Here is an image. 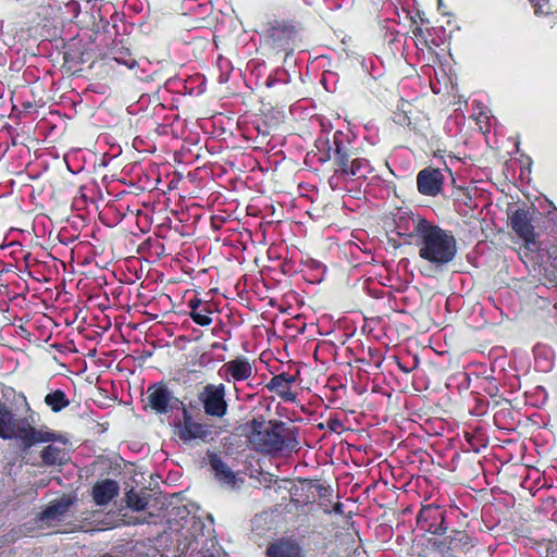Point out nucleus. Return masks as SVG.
I'll return each mask as SVG.
<instances>
[{
  "label": "nucleus",
  "instance_id": "obj_1",
  "mask_svg": "<svg viewBox=\"0 0 557 557\" xmlns=\"http://www.w3.org/2000/svg\"><path fill=\"white\" fill-rule=\"evenodd\" d=\"M394 222L397 235L408 244H416L421 259L436 268H442L455 259L457 242L450 231L412 211H399Z\"/></svg>",
  "mask_w": 557,
  "mask_h": 557
},
{
  "label": "nucleus",
  "instance_id": "obj_2",
  "mask_svg": "<svg viewBox=\"0 0 557 557\" xmlns=\"http://www.w3.org/2000/svg\"><path fill=\"white\" fill-rule=\"evenodd\" d=\"M248 441L257 451L277 455L297 446L295 429L283 421L253 419L247 424Z\"/></svg>",
  "mask_w": 557,
  "mask_h": 557
},
{
  "label": "nucleus",
  "instance_id": "obj_3",
  "mask_svg": "<svg viewBox=\"0 0 557 557\" xmlns=\"http://www.w3.org/2000/svg\"><path fill=\"white\" fill-rule=\"evenodd\" d=\"M47 445L40 450L41 463L45 467H60L65 465L70 459V442L69 438L47 426L36 428L32 432L30 437L25 443L22 450H27L34 445Z\"/></svg>",
  "mask_w": 557,
  "mask_h": 557
},
{
  "label": "nucleus",
  "instance_id": "obj_4",
  "mask_svg": "<svg viewBox=\"0 0 557 557\" xmlns=\"http://www.w3.org/2000/svg\"><path fill=\"white\" fill-rule=\"evenodd\" d=\"M300 40V25L289 20H275L270 23L267 33V44L277 53L290 55Z\"/></svg>",
  "mask_w": 557,
  "mask_h": 557
},
{
  "label": "nucleus",
  "instance_id": "obj_5",
  "mask_svg": "<svg viewBox=\"0 0 557 557\" xmlns=\"http://www.w3.org/2000/svg\"><path fill=\"white\" fill-rule=\"evenodd\" d=\"M342 132H336L333 136L336 166H339V172L346 174L347 177L366 178L373 171L370 161L366 158L354 157V153L342 141Z\"/></svg>",
  "mask_w": 557,
  "mask_h": 557
},
{
  "label": "nucleus",
  "instance_id": "obj_6",
  "mask_svg": "<svg viewBox=\"0 0 557 557\" xmlns=\"http://www.w3.org/2000/svg\"><path fill=\"white\" fill-rule=\"evenodd\" d=\"M35 429L27 418L16 417L5 404L0 403V438H14L23 449Z\"/></svg>",
  "mask_w": 557,
  "mask_h": 557
},
{
  "label": "nucleus",
  "instance_id": "obj_7",
  "mask_svg": "<svg viewBox=\"0 0 557 557\" xmlns=\"http://www.w3.org/2000/svg\"><path fill=\"white\" fill-rule=\"evenodd\" d=\"M535 213V209L519 208L508 215L509 225L512 231L524 242L525 248L531 251L539 248V235L535 233L534 225L532 224Z\"/></svg>",
  "mask_w": 557,
  "mask_h": 557
},
{
  "label": "nucleus",
  "instance_id": "obj_8",
  "mask_svg": "<svg viewBox=\"0 0 557 557\" xmlns=\"http://www.w3.org/2000/svg\"><path fill=\"white\" fill-rule=\"evenodd\" d=\"M226 388L224 384H207L199 394V401L203 406L205 413L210 417L222 418L227 412L225 400Z\"/></svg>",
  "mask_w": 557,
  "mask_h": 557
},
{
  "label": "nucleus",
  "instance_id": "obj_9",
  "mask_svg": "<svg viewBox=\"0 0 557 557\" xmlns=\"http://www.w3.org/2000/svg\"><path fill=\"white\" fill-rule=\"evenodd\" d=\"M446 512L440 506H423L417 517L418 525L429 533L442 535L447 531Z\"/></svg>",
  "mask_w": 557,
  "mask_h": 557
},
{
  "label": "nucleus",
  "instance_id": "obj_10",
  "mask_svg": "<svg viewBox=\"0 0 557 557\" xmlns=\"http://www.w3.org/2000/svg\"><path fill=\"white\" fill-rule=\"evenodd\" d=\"M219 376L231 382H243L250 379L253 374V367L245 357H237L221 366L218 371Z\"/></svg>",
  "mask_w": 557,
  "mask_h": 557
},
{
  "label": "nucleus",
  "instance_id": "obj_11",
  "mask_svg": "<svg viewBox=\"0 0 557 557\" xmlns=\"http://www.w3.org/2000/svg\"><path fill=\"white\" fill-rule=\"evenodd\" d=\"M176 433L183 442H190L193 440L207 441L212 435L210 426L194 421L186 409L183 412V420L176 424Z\"/></svg>",
  "mask_w": 557,
  "mask_h": 557
},
{
  "label": "nucleus",
  "instance_id": "obj_12",
  "mask_svg": "<svg viewBox=\"0 0 557 557\" xmlns=\"http://www.w3.org/2000/svg\"><path fill=\"white\" fill-rule=\"evenodd\" d=\"M150 407L158 413H166L178 407L180 400L163 384H156L148 388Z\"/></svg>",
  "mask_w": 557,
  "mask_h": 557
},
{
  "label": "nucleus",
  "instance_id": "obj_13",
  "mask_svg": "<svg viewBox=\"0 0 557 557\" xmlns=\"http://www.w3.org/2000/svg\"><path fill=\"white\" fill-rule=\"evenodd\" d=\"M444 175L441 170L425 168L417 175V187L419 193L425 196H436L442 191Z\"/></svg>",
  "mask_w": 557,
  "mask_h": 557
},
{
  "label": "nucleus",
  "instance_id": "obj_14",
  "mask_svg": "<svg viewBox=\"0 0 557 557\" xmlns=\"http://www.w3.org/2000/svg\"><path fill=\"white\" fill-rule=\"evenodd\" d=\"M295 382V375L283 372L274 375L267 384V388L277 394L284 401L295 403L297 400V394L292 392V385Z\"/></svg>",
  "mask_w": 557,
  "mask_h": 557
},
{
  "label": "nucleus",
  "instance_id": "obj_15",
  "mask_svg": "<svg viewBox=\"0 0 557 557\" xmlns=\"http://www.w3.org/2000/svg\"><path fill=\"white\" fill-rule=\"evenodd\" d=\"M267 557H304V550L293 539H278L270 543L265 549Z\"/></svg>",
  "mask_w": 557,
  "mask_h": 557
},
{
  "label": "nucleus",
  "instance_id": "obj_16",
  "mask_svg": "<svg viewBox=\"0 0 557 557\" xmlns=\"http://www.w3.org/2000/svg\"><path fill=\"white\" fill-rule=\"evenodd\" d=\"M209 465L212 468L215 478L222 483L228 486L235 487L239 482H243L237 478L236 473L214 453L208 455Z\"/></svg>",
  "mask_w": 557,
  "mask_h": 557
},
{
  "label": "nucleus",
  "instance_id": "obj_17",
  "mask_svg": "<svg viewBox=\"0 0 557 557\" xmlns=\"http://www.w3.org/2000/svg\"><path fill=\"white\" fill-rule=\"evenodd\" d=\"M120 491L117 482L114 480H103L96 483L92 487V498L98 506L109 504Z\"/></svg>",
  "mask_w": 557,
  "mask_h": 557
},
{
  "label": "nucleus",
  "instance_id": "obj_18",
  "mask_svg": "<svg viewBox=\"0 0 557 557\" xmlns=\"http://www.w3.org/2000/svg\"><path fill=\"white\" fill-rule=\"evenodd\" d=\"M73 500L69 496L52 502L40 515V520L46 523L60 521L69 511Z\"/></svg>",
  "mask_w": 557,
  "mask_h": 557
},
{
  "label": "nucleus",
  "instance_id": "obj_19",
  "mask_svg": "<svg viewBox=\"0 0 557 557\" xmlns=\"http://www.w3.org/2000/svg\"><path fill=\"white\" fill-rule=\"evenodd\" d=\"M441 545L453 552L466 553L474 546V542L466 531L454 530L441 541Z\"/></svg>",
  "mask_w": 557,
  "mask_h": 557
},
{
  "label": "nucleus",
  "instance_id": "obj_20",
  "mask_svg": "<svg viewBox=\"0 0 557 557\" xmlns=\"http://www.w3.org/2000/svg\"><path fill=\"white\" fill-rule=\"evenodd\" d=\"M45 403L53 412H59L70 405V400L65 393L61 389H55L45 397Z\"/></svg>",
  "mask_w": 557,
  "mask_h": 557
},
{
  "label": "nucleus",
  "instance_id": "obj_21",
  "mask_svg": "<svg viewBox=\"0 0 557 557\" xmlns=\"http://www.w3.org/2000/svg\"><path fill=\"white\" fill-rule=\"evenodd\" d=\"M149 497L147 495H140L134 490L126 493V504L134 511L144 510L147 507Z\"/></svg>",
  "mask_w": 557,
  "mask_h": 557
},
{
  "label": "nucleus",
  "instance_id": "obj_22",
  "mask_svg": "<svg viewBox=\"0 0 557 557\" xmlns=\"http://www.w3.org/2000/svg\"><path fill=\"white\" fill-rule=\"evenodd\" d=\"M212 310L206 306L200 308L198 311H190L189 315L193 319V321L201 326H207L211 324L212 319L210 317Z\"/></svg>",
  "mask_w": 557,
  "mask_h": 557
},
{
  "label": "nucleus",
  "instance_id": "obj_23",
  "mask_svg": "<svg viewBox=\"0 0 557 557\" xmlns=\"http://www.w3.org/2000/svg\"><path fill=\"white\" fill-rule=\"evenodd\" d=\"M112 59L116 63L123 64L131 70L137 66V61L131 55V53L127 49L114 51Z\"/></svg>",
  "mask_w": 557,
  "mask_h": 557
},
{
  "label": "nucleus",
  "instance_id": "obj_24",
  "mask_svg": "<svg viewBox=\"0 0 557 557\" xmlns=\"http://www.w3.org/2000/svg\"><path fill=\"white\" fill-rule=\"evenodd\" d=\"M278 83H281V84L288 83V73L284 69H276L272 74H270L267 77L264 85L268 88H272Z\"/></svg>",
  "mask_w": 557,
  "mask_h": 557
},
{
  "label": "nucleus",
  "instance_id": "obj_25",
  "mask_svg": "<svg viewBox=\"0 0 557 557\" xmlns=\"http://www.w3.org/2000/svg\"><path fill=\"white\" fill-rule=\"evenodd\" d=\"M347 180H348L347 175L342 174L339 172V166H337L335 169L334 174L329 178V185L333 190L339 189L342 187L343 183H345Z\"/></svg>",
  "mask_w": 557,
  "mask_h": 557
},
{
  "label": "nucleus",
  "instance_id": "obj_26",
  "mask_svg": "<svg viewBox=\"0 0 557 557\" xmlns=\"http://www.w3.org/2000/svg\"><path fill=\"white\" fill-rule=\"evenodd\" d=\"M534 9L535 15L548 14L550 10L549 0H529Z\"/></svg>",
  "mask_w": 557,
  "mask_h": 557
},
{
  "label": "nucleus",
  "instance_id": "obj_27",
  "mask_svg": "<svg viewBox=\"0 0 557 557\" xmlns=\"http://www.w3.org/2000/svg\"><path fill=\"white\" fill-rule=\"evenodd\" d=\"M331 10H337L342 8L344 0H323Z\"/></svg>",
  "mask_w": 557,
  "mask_h": 557
},
{
  "label": "nucleus",
  "instance_id": "obj_28",
  "mask_svg": "<svg viewBox=\"0 0 557 557\" xmlns=\"http://www.w3.org/2000/svg\"><path fill=\"white\" fill-rule=\"evenodd\" d=\"M191 311H198L200 308L206 307V305H202V301L200 299H191L188 304Z\"/></svg>",
  "mask_w": 557,
  "mask_h": 557
},
{
  "label": "nucleus",
  "instance_id": "obj_29",
  "mask_svg": "<svg viewBox=\"0 0 557 557\" xmlns=\"http://www.w3.org/2000/svg\"><path fill=\"white\" fill-rule=\"evenodd\" d=\"M327 426H329L330 430L336 432L339 429H342L343 424H342V422L339 420L333 419V420H329L327 421Z\"/></svg>",
  "mask_w": 557,
  "mask_h": 557
},
{
  "label": "nucleus",
  "instance_id": "obj_30",
  "mask_svg": "<svg viewBox=\"0 0 557 557\" xmlns=\"http://www.w3.org/2000/svg\"><path fill=\"white\" fill-rule=\"evenodd\" d=\"M334 509L336 512H342V504H337Z\"/></svg>",
  "mask_w": 557,
  "mask_h": 557
},
{
  "label": "nucleus",
  "instance_id": "obj_31",
  "mask_svg": "<svg viewBox=\"0 0 557 557\" xmlns=\"http://www.w3.org/2000/svg\"><path fill=\"white\" fill-rule=\"evenodd\" d=\"M552 364L549 361H547V364L543 368L544 371L550 369Z\"/></svg>",
  "mask_w": 557,
  "mask_h": 557
},
{
  "label": "nucleus",
  "instance_id": "obj_32",
  "mask_svg": "<svg viewBox=\"0 0 557 557\" xmlns=\"http://www.w3.org/2000/svg\"><path fill=\"white\" fill-rule=\"evenodd\" d=\"M417 33H421V28L420 27H417L414 30H413V34L417 35Z\"/></svg>",
  "mask_w": 557,
  "mask_h": 557
},
{
  "label": "nucleus",
  "instance_id": "obj_33",
  "mask_svg": "<svg viewBox=\"0 0 557 557\" xmlns=\"http://www.w3.org/2000/svg\"><path fill=\"white\" fill-rule=\"evenodd\" d=\"M100 557H113L111 554H103L102 556Z\"/></svg>",
  "mask_w": 557,
  "mask_h": 557
},
{
  "label": "nucleus",
  "instance_id": "obj_34",
  "mask_svg": "<svg viewBox=\"0 0 557 557\" xmlns=\"http://www.w3.org/2000/svg\"><path fill=\"white\" fill-rule=\"evenodd\" d=\"M201 557H215L213 554H208V555H205V556H201Z\"/></svg>",
  "mask_w": 557,
  "mask_h": 557
},
{
  "label": "nucleus",
  "instance_id": "obj_35",
  "mask_svg": "<svg viewBox=\"0 0 557 557\" xmlns=\"http://www.w3.org/2000/svg\"><path fill=\"white\" fill-rule=\"evenodd\" d=\"M438 7L441 8L443 5V0H437Z\"/></svg>",
  "mask_w": 557,
  "mask_h": 557
}]
</instances>
